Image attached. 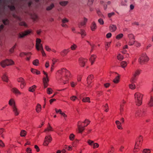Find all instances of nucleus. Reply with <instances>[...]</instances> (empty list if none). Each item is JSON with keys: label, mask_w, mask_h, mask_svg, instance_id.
I'll return each mask as SVG.
<instances>
[{"label": "nucleus", "mask_w": 153, "mask_h": 153, "mask_svg": "<svg viewBox=\"0 0 153 153\" xmlns=\"http://www.w3.org/2000/svg\"><path fill=\"white\" fill-rule=\"evenodd\" d=\"M143 137L141 136H140L138 137V140L135 143L134 147L133 149V152L136 153L139 152L141 146Z\"/></svg>", "instance_id": "1"}, {"label": "nucleus", "mask_w": 153, "mask_h": 153, "mask_svg": "<svg viewBox=\"0 0 153 153\" xmlns=\"http://www.w3.org/2000/svg\"><path fill=\"white\" fill-rule=\"evenodd\" d=\"M149 59L145 53H141L138 59V61L140 64L143 65L147 63Z\"/></svg>", "instance_id": "2"}, {"label": "nucleus", "mask_w": 153, "mask_h": 153, "mask_svg": "<svg viewBox=\"0 0 153 153\" xmlns=\"http://www.w3.org/2000/svg\"><path fill=\"white\" fill-rule=\"evenodd\" d=\"M143 97V94L139 92H136L135 93L134 99L137 105L139 106L142 104Z\"/></svg>", "instance_id": "3"}, {"label": "nucleus", "mask_w": 153, "mask_h": 153, "mask_svg": "<svg viewBox=\"0 0 153 153\" xmlns=\"http://www.w3.org/2000/svg\"><path fill=\"white\" fill-rule=\"evenodd\" d=\"M72 76L70 72L68 70H67L65 73V75L62 79L63 83L64 84H67L68 82V81L72 77Z\"/></svg>", "instance_id": "4"}, {"label": "nucleus", "mask_w": 153, "mask_h": 153, "mask_svg": "<svg viewBox=\"0 0 153 153\" xmlns=\"http://www.w3.org/2000/svg\"><path fill=\"white\" fill-rule=\"evenodd\" d=\"M14 63V62L12 60L6 59L1 61L0 65L2 67L4 68L6 66L13 65Z\"/></svg>", "instance_id": "5"}, {"label": "nucleus", "mask_w": 153, "mask_h": 153, "mask_svg": "<svg viewBox=\"0 0 153 153\" xmlns=\"http://www.w3.org/2000/svg\"><path fill=\"white\" fill-rule=\"evenodd\" d=\"M33 33V31L32 30L28 29L19 33L18 35V37L19 38H22L26 36Z\"/></svg>", "instance_id": "6"}, {"label": "nucleus", "mask_w": 153, "mask_h": 153, "mask_svg": "<svg viewBox=\"0 0 153 153\" xmlns=\"http://www.w3.org/2000/svg\"><path fill=\"white\" fill-rule=\"evenodd\" d=\"M52 140V138L51 135L46 136L44 139L43 145L45 146H48L49 143L51 142Z\"/></svg>", "instance_id": "7"}, {"label": "nucleus", "mask_w": 153, "mask_h": 153, "mask_svg": "<svg viewBox=\"0 0 153 153\" xmlns=\"http://www.w3.org/2000/svg\"><path fill=\"white\" fill-rule=\"evenodd\" d=\"M41 40L40 39L37 38L36 39V48L38 51H39L43 48L42 45L41 43Z\"/></svg>", "instance_id": "8"}, {"label": "nucleus", "mask_w": 153, "mask_h": 153, "mask_svg": "<svg viewBox=\"0 0 153 153\" xmlns=\"http://www.w3.org/2000/svg\"><path fill=\"white\" fill-rule=\"evenodd\" d=\"M140 73V71L139 70H136L133 74V77L131 79L130 82H134L135 81L136 77L139 76Z\"/></svg>", "instance_id": "9"}, {"label": "nucleus", "mask_w": 153, "mask_h": 153, "mask_svg": "<svg viewBox=\"0 0 153 153\" xmlns=\"http://www.w3.org/2000/svg\"><path fill=\"white\" fill-rule=\"evenodd\" d=\"M78 61L80 65L82 67H84L85 63L87 62L88 59L86 58L80 57L79 58Z\"/></svg>", "instance_id": "10"}, {"label": "nucleus", "mask_w": 153, "mask_h": 153, "mask_svg": "<svg viewBox=\"0 0 153 153\" xmlns=\"http://www.w3.org/2000/svg\"><path fill=\"white\" fill-rule=\"evenodd\" d=\"M56 112V113H59L65 119L67 117V115L64 112H63L60 109H57L56 108L55 109Z\"/></svg>", "instance_id": "11"}, {"label": "nucleus", "mask_w": 153, "mask_h": 153, "mask_svg": "<svg viewBox=\"0 0 153 153\" xmlns=\"http://www.w3.org/2000/svg\"><path fill=\"white\" fill-rule=\"evenodd\" d=\"M12 111L15 116H18L19 114V111L17 106L12 108Z\"/></svg>", "instance_id": "12"}, {"label": "nucleus", "mask_w": 153, "mask_h": 153, "mask_svg": "<svg viewBox=\"0 0 153 153\" xmlns=\"http://www.w3.org/2000/svg\"><path fill=\"white\" fill-rule=\"evenodd\" d=\"M97 58V56L95 54H92L89 59V61L91 62V65H93L95 62Z\"/></svg>", "instance_id": "13"}, {"label": "nucleus", "mask_w": 153, "mask_h": 153, "mask_svg": "<svg viewBox=\"0 0 153 153\" xmlns=\"http://www.w3.org/2000/svg\"><path fill=\"white\" fill-rule=\"evenodd\" d=\"M120 75L119 74H117V75L114 78L113 80V82L115 84H118L120 81Z\"/></svg>", "instance_id": "14"}, {"label": "nucleus", "mask_w": 153, "mask_h": 153, "mask_svg": "<svg viewBox=\"0 0 153 153\" xmlns=\"http://www.w3.org/2000/svg\"><path fill=\"white\" fill-rule=\"evenodd\" d=\"M8 104L9 105L12 106V108L16 106L15 100L13 98L10 99L8 102Z\"/></svg>", "instance_id": "15"}, {"label": "nucleus", "mask_w": 153, "mask_h": 153, "mask_svg": "<svg viewBox=\"0 0 153 153\" xmlns=\"http://www.w3.org/2000/svg\"><path fill=\"white\" fill-rule=\"evenodd\" d=\"M115 123L117 128L119 130H122L123 129L121 123L119 120H117L115 121Z\"/></svg>", "instance_id": "16"}, {"label": "nucleus", "mask_w": 153, "mask_h": 153, "mask_svg": "<svg viewBox=\"0 0 153 153\" xmlns=\"http://www.w3.org/2000/svg\"><path fill=\"white\" fill-rule=\"evenodd\" d=\"M69 51V49H64L61 51V54L62 56H66Z\"/></svg>", "instance_id": "17"}, {"label": "nucleus", "mask_w": 153, "mask_h": 153, "mask_svg": "<svg viewBox=\"0 0 153 153\" xmlns=\"http://www.w3.org/2000/svg\"><path fill=\"white\" fill-rule=\"evenodd\" d=\"M48 78L46 77H44L43 78V83L44 84V87L45 88H46L48 86Z\"/></svg>", "instance_id": "18"}, {"label": "nucleus", "mask_w": 153, "mask_h": 153, "mask_svg": "<svg viewBox=\"0 0 153 153\" xmlns=\"http://www.w3.org/2000/svg\"><path fill=\"white\" fill-rule=\"evenodd\" d=\"M1 79L3 81L6 82H8V78L7 74V73H4L1 76Z\"/></svg>", "instance_id": "19"}, {"label": "nucleus", "mask_w": 153, "mask_h": 153, "mask_svg": "<svg viewBox=\"0 0 153 153\" xmlns=\"http://www.w3.org/2000/svg\"><path fill=\"white\" fill-rule=\"evenodd\" d=\"M97 28V26L96 23L93 22L91 26V29L92 31H94Z\"/></svg>", "instance_id": "20"}, {"label": "nucleus", "mask_w": 153, "mask_h": 153, "mask_svg": "<svg viewBox=\"0 0 153 153\" xmlns=\"http://www.w3.org/2000/svg\"><path fill=\"white\" fill-rule=\"evenodd\" d=\"M41 105L39 103L37 104L36 107V112L38 113H39L41 112Z\"/></svg>", "instance_id": "21"}, {"label": "nucleus", "mask_w": 153, "mask_h": 153, "mask_svg": "<svg viewBox=\"0 0 153 153\" xmlns=\"http://www.w3.org/2000/svg\"><path fill=\"white\" fill-rule=\"evenodd\" d=\"M12 91L13 93L16 94L20 95L22 94V93L16 88H13Z\"/></svg>", "instance_id": "22"}, {"label": "nucleus", "mask_w": 153, "mask_h": 153, "mask_svg": "<svg viewBox=\"0 0 153 153\" xmlns=\"http://www.w3.org/2000/svg\"><path fill=\"white\" fill-rule=\"evenodd\" d=\"M27 132L25 130H22L20 132V135L22 137H25L27 135Z\"/></svg>", "instance_id": "23"}, {"label": "nucleus", "mask_w": 153, "mask_h": 153, "mask_svg": "<svg viewBox=\"0 0 153 153\" xmlns=\"http://www.w3.org/2000/svg\"><path fill=\"white\" fill-rule=\"evenodd\" d=\"M77 127V130L79 133H82L85 129L84 126H78Z\"/></svg>", "instance_id": "24"}, {"label": "nucleus", "mask_w": 153, "mask_h": 153, "mask_svg": "<svg viewBox=\"0 0 153 153\" xmlns=\"http://www.w3.org/2000/svg\"><path fill=\"white\" fill-rule=\"evenodd\" d=\"M53 131V128L49 124L47 127L45 129L44 131L45 132H49Z\"/></svg>", "instance_id": "25"}, {"label": "nucleus", "mask_w": 153, "mask_h": 153, "mask_svg": "<svg viewBox=\"0 0 153 153\" xmlns=\"http://www.w3.org/2000/svg\"><path fill=\"white\" fill-rule=\"evenodd\" d=\"M117 29L116 26L114 25H111L109 26L110 30L112 32H114Z\"/></svg>", "instance_id": "26"}, {"label": "nucleus", "mask_w": 153, "mask_h": 153, "mask_svg": "<svg viewBox=\"0 0 153 153\" xmlns=\"http://www.w3.org/2000/svg\"><path fill=\"white\" fill-rule=\"evenodd\" d=\"M82 101L84 102H91L90 99L88 97H84L82 99Z\"/></svg>", "instance_id": "27"}, {"label": "nucleus", "mask_w": 153, "mask_h": 153, "mask_svg": "<svg viewBox=\"0 0 153 153\" xmlns=\"http://www.w3.org/2000/svg\"><path fill=\"white\" fill-rule=\"evenodd\" d=\"M31 72L34 74L37 75L39 74H40V71L36 69L31 68L30 69Z\"/></svg>", "instance_id": "28"}, {"label": "nucleus", "mask_w": 153, "mask_h": 153, "mask_svg": "<svg viewBox=\"0 0 153 153\" xmlns=\"http://www.w3.org/2000/svg\"><path fill=\"white\" fill-rule=\"evenodd\" d=\"M78 47L77 45L74 43H73L70 46V49L71 51H74L76 50Z\"/></svg>", "instance_id": "29"}, {"label": "nucleus", "mask_w": 153, "mask_h": 153, "mask_svg": "<svg viewBox=\"0 0 153 153\" xmlns=\"http://www.w3.org/2000/svg\"><path fill=\"white\" fill-rule=\"evenodd\" d=\"M131 82L132 83H131L129 84V88L131 90H134L136 88V85L134 83H133L134 82Z\"/></svg>", "instance_id": "30"}, {"label": "nucleus", "mask_w": 153, "mask_h": 153, "mask_svg": "<svg viewBox=\"0 0 153 153\" xmlns=\"http://www.w3.org/2000/svg\"><path fill=\"white\" fill-rule=\"evenodd\" d=\"M148 105L149 107H152L153 106V97L152 96L151 97Z\"/></svg>", "instance_id": "31"}, {"label": "nucleus", "mask_w": 153, "mask_h": 153, "mask_svg": "<svg viewBox=\"0 0 153 153\" xmlns=\"http://www.w3.org/2000/svg\"><path fill=\"white\" fill-rule=\"evenodd\" d=\"M36 88V86L35 85H34L31 87L29 88L28 91H29L30 92H33L35 91Z\"/></svg>", "instance_id": "32"}, {"label": "nucleus", "mask_w": 153, "mask_h": 153, "mask_svg": "<svg viewBox=\"0 0 153 153\" xmlns=\"http://www.w3.org/2000/svg\"><path fill=\"white\" fill-rule=\"evenodd\" d=\"M127 62L124 61H122L120 63L121 66L123 68H125L127 67Z\"/></svg>", "instance_id": "33"}, {"label": "nucleus", "mask_w": 153, "mask_h": 153, "mask_svg": "<svg viewBox=\"0 0 153 153\" xmlns=\"http://www.w3.org/2000/svg\"><path fill=\"white\" fill-rule=\"evenodd\" d=\"M88 21V19L85 17H84L83 18V21L82 22L80 23V25L81 26H83L85 25L86 23Z\"/></svg>", "instance_id": "34"}, {"label": "nucleus", "mask_w": 153, "mask_h": 153, "mask_svg": "<svg viewBox=\"0 0 153 153\" xmlns=\"http://www.w3.org/2000/svg\"><path fill=\"white\" fill-rule=\"evenodd\" d=\"M94 77L93 75H89L87 78V82H92V80L94 79Z\"/></svg>", "instance_id": "35"}, {"label": "nucleus", "mask_w": 153, "mask_h": 153, "mask_svg": "<svg viewBox=\"0 0 153 153\" xmlns=\"http://www.w3.org/2000/svg\"><path fill=\"white\" fill-rule=\"evenodd\" d=\"M67 70L65 68H62L58 71V72L60 74H62L64 73H66V71H67Z\"/></svg>", "instance_id": "36"}, {"label": "nucleus", "mask_w": 153, "mask_h": 153, "mask_svg": "<svg viewBox=\"0 0 153 153\" xmlns=\"http://www.w3.org/2000/svg\"><path fill=\"white\" fill-rule=\"evenodd\" d=\"M90 122V121L88 119H86L83 122V123L84 124V126H86L89 125Z\"/></svg>", "instance_id": "37"}, {"label": "nucleus", "mask_w": 153, "mask_h": 153, "mask_svg": "<svg viewBox=\"0 0 153 153\" xmlns=\"http://www.w3.org/2000/svg\"><path fill=\"white\" fill-rule=\"evenodd\" d=\"M80 33L81 34L82 37L84 38L86 36V33L85 31L84 30H81Z\"/></svg>", "instance_id": "38"}, {"label": "nucleus", "mask_w": 153, "mask_h": 153, "mask_svg": "<svg viewBox=\"0 0 153 153\" xmlns=\"http://www.w3.org/2000/svg\"><path fill=\"white\" fill-rule=\"evenodd\" d=\"M69 137L70 140L73 141L75 139V135L73 134L72 133L70 134Z\"/></svg>", "instance_id": "39"}, {"label": "nucleus", "mask_w": 153, "mask_h": 153, "mask_svg": "<svg viewBox=\"0 0 153 153\" xmlns=\"http://www.w3.org/2000/svg\"><path fill=\"white\" fill-rule=\"evenodd\" d=\"M151 150L149 149H143L142 152V153H151Z\"/></svg>", "instance_id": "40"}, {"label": "nucleus", "mask_w": 153, "mask_h": 153, "mask_svg": "<svg viewBox=\"0 0 153 153\" xmlns=\"http://www.w3.org/2000/svg\"><path fill=\"white\" fill-rule=\"evenodd\" d=\"M27 54L28 55H31V53H25L24 52H21L19 54V56L21 57H23L25 55H27Z\"/></svg>", "instance_id": "41"}, {"label": "nucleus", "mask_w": 153, "mask_h": 153, "mask_svg": "<svg viewBox=\"0 0 153 153\" xmlns=\"http://www.w3.org/2000/svg\"><path fill=\"white\" fill-rule=\"evenodd\" d=\"M53 90L51 88H48L47 89V93L48 94H50L52 93Z\"/></svg>", "instance_id": "42"}, {"label": "nucleus", "mask_w": 153, "mask_h": 153, "mask_svg": "<svg viewBox=\"0 0 153 153\" xmlns=\"http://www.w3.org/2000/svg\"><path fill=\"white\" fill-rule=\"evenodd\" d=\"M17 81L18 82L21 83L25 82V81L23 78L22 77H19L17 79Z\"/></svg>", "instance_id": "43"}, {"label": "nucleus", "mask_w": 153, "mask_h": 153, "mask_svg": "<svg viewBox=\"0 0 153 153\" xmlns=\"http://www.w3.org/2000/svg\"><path fill=\"white\" fill-rule=\"evenodd\" d=\"M135 39H129L128 45H132L135 42Z\"/></svg>", "instance_id": "44"}, {"label": "nucleus", "mask_w": 153, "mask_h": 153, "mask_svg": "<svg viewBox=\"0 0 153 153\" xmlns=\"http://www.w3.org/2000/svg\"><path fill=\"white\" fill-rule=\"evenodd\" d=\"M68 3V2L67 1H61L59 2L60 5L63 6H66Z\"/></svg>", "instance_id": "45"}, {"label": "nucleus", "mask_w": 153, "mask_h": 153, "mask_svg": "<svg viewBox=\"0 0 153 153\" xmlns=\"http://www.w3.org/2000/svg\"><path fill=\"white\" fill-rule=\"evenodd\" d=\"M33 64L36 66H37L39 64V61L38 59H36L33 62Z\"/></svg>", "instance_id": "46"}, {"label": "nucleus", "mask_w": 153, "mask_h": 153, "mask_svg": "<svg viewBox=\"0 0 153 153\" xmlns=\"http://www.w3.org/2000/svg\"><path fill=\"white\" fill-rule=\"evenodd\" d=\"M123 36V34L122 33H120V34H119L118 35H117L116 36V38L117 39L119 40V39H120L121 38H122Z\"/></svg>", "instance_id": "47"}, {"label": "nucleus", "mask_w": 153, "mask_h": 153, "mask_svg": "<svg viewBox=\"0 0 153 153\" xmlns=\"http://www.w3.org/2000/svg\"><path fill=\"white\" fill-rule=\"evenodd\" d=\"M111 42H107L105 44V48L106 50H107L110 46Z\"/></svg>", "instance_id": "48"}, {"label": "nucleus", "mask_w": 153, "mask_h": 153, "mask_svg": "<svg viewBox=\"0 0 153 153\" xmlns=\"http://www.w3.org/2000/svg\"><path fill=\"white\" fill-rule=\"evenodd\" d=\"M87 143L89 146H93L94 142L91 140H87Z\"/></svg>", "instance_id": "49"}, {"label": "nucleus", "mask_w": 153, "mask_h": 153, "mask_svg": "<svg viewBox=\"0 0 153 153\" xmlns=\"http://www.w3.org/2000/svg\"><path fill=\"white\" fill-rule=\"evenodd\" d=\"M26 85V82L25 81L20 84V87L21 89H23Z\"/></svg>", "instance_id": "50"}, {"label": "nucleus", "mask_w": 153, "mask_h": 153, "mask_svg": "<svg viewBox=\"0 0 153 153\" xmlns=\"http://www.w3.org/2000/svg\"><path fill=\"white\" fill-rule=\"evenodd\" d=\"M66 146L65 149H67L68 151H71L73 147H74V146Z\"/></svg>", "instance_id": "51"}, {"label": "nucleus", "mask_w": 153, "mask_h": 153, "mask_svg": "<svg viewBox=\"0 0 153 153\" xmlns=\"http://www.w3.org/2000/svg\"><path fill=\"white\" fill-rule=\"evenodd\" d=\"M117 59L121 61L123 59V57L122 55L119 54L117 56Z\"/></svg>", "instance_id": "52"}, {"label": "nucleus", "mask_w": 153, "mask_h": 153, "mask_svg": "<svg viewBox=\"0 0 153 153\" xmlns=\"http://www.w3.org/2000/svg\"><path fill=\"white\" fill-rule=\"evenodd\" d=\"M128 37L129 39H135V37L132 34H130L128 35Z\"/></svg>", "instance_id": "53"}, {"label": "nucleus", "mask_w": 153, "mask_h": 153, "mask_svg": "<svg viewBox=\"0 0 153 153\" xmlns=\"http://www.w3.org/2000/svg\"><path fill=\"white\" fill-rule=\"evenodd\" d=\"M77 83L76 82H71L70 83V85L71 86L72 88H74L77 85Z\"/></svg>", "instance_id": "54"}, {"label": "nucleus", "mask_w": 153, "mask_h": 153, "mask_svg": "<svg viewBox=\"0 0 153 153\" xmlns=\"http://www.w3.org/2000/svg\"><path fill=\"white\" fill-rule=\"evenodd\" d=\"M70 99L71 101H75L77 99V97L76 96H72L70 97Z\"/></svg>", "instance_id": "55"}, {"label": "nucleus", "mask_w": 153, "mask_h": 153, "mask_svg": "<svg viewBox=\"0 0 153 153\" xmlns=\"http://www.w3.org/2000/svg\"><path fill=\"white\" fill-rule=\"evenodd\" d=\"M69 22V20L65 18H64L62 19V23H66Z\"/></svg>", "instance_id": "56"}, {"label": "nucleus", "mask_w": 153, "mask_h": 153, "mask_svg": "<svg viewBox=\"0 0 153 153\" xmlns=\"http://www.w3.org/2000/svg\"><path fill=\"white\" fill-rule=\"evenodd\" d=\"M45 49L48 52H50L51 51V49L48 45H45Z\"/></svg>", "instance_id": "57"}, {"label": "nucleus", "mask_w": 153, "mask_h": 153, "mask_svg": "<svg viewBox=\"0 0 153 153\" xmlns=\"http://www.w3.org/2000/svg\"><path fill=\"white\" fill-rule=\"evenodd\" d=\"M93 148L94 149L98 148L99 147V145L97 143H94L93 145Z\"/></svg>", "instance_id": "58"}, {"label": "nucleus", "mask_w": 153, "mask_h": 153, "mask_svg": "<svg viewBox=\"0 0 153 153\" xmlns=\"http://www.w3.org/2000/svg\"><path fill=\"white\" fill-rule=\"evenodd\" d=\"M98 22L101 25H103L104 24V22L102 19H99L98 20Z\"/></svg>", "instance_id": "59"}, {"label": "nucleus", "mask_w": 153, "mask_h": 153, "mask_svg": "<svg viewBox=\"0 0 153 153\" xmlns=\"http://www.w3.org/2000/svg\"><path fill=\"white\" fill-rule=\"evenodd\" d=\"M83 122H82L81 121H79L77 123V126H84Z\"/></svg>", "instance_id": "60"}, {"label": "nucleus", "mask_w": 153, "mask_h": 153, "mask_svg": "<svg viewBox=\"0 0 153 153\" xmlns=\"http://www.w3.org/2000/svg\"><path fill=\"white\" fill-rule=\"evenodd\" d=\"M54 7V5L53 4H51L48 7L46 10H51Z\"/></svg>", "instance_id": "61"}, {"label": "nucleus", "mask_w": 153, "mask_h": 153, "mask_svg": "<svg viewBox=\"0 0 153 153\" xmlns=\"http://www.w3.org/2000/svg\"><path fill=\"white\" fill-rule=\"evenodd\" d=\"M16 48V45L13 46L9 50V51L11 53L14 52V49Z\"/></svg>", "instance_id": "62"}, {"label": "nucleus", "mask_w": 153, "mask_h": 153, "mask_svg": "<svg viewBox=\"0 0 153 153\" xmlns=\"http://www.w3.org/2000/svg\"><path fill=\"white\" fill-rule=\"evenodd\" d=\"M5 145L3 142L1 140H0V146L2 147H5Z\"/></svg>", "instance_id": "63"}, {"label": "nucleus", "mask_w": 153, "mask_h": 153, "mask_svg": "<svg viewBox=\"0 0 153 153\" xmlns=\"http://www.w3.org/2000/svg\"><path fill=\"white\" fill-rule=\"evenodd\" d=\"M27 153H32L31 152V149L30 148H28L26 150Z\"/></svg>", "instance_id": "64"}]
</instances>
